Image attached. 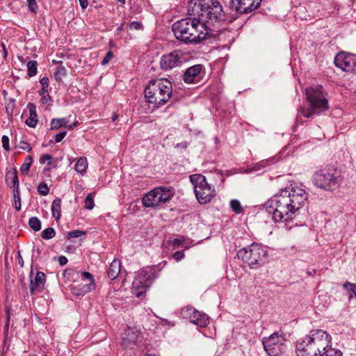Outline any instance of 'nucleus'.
Masks as SVG:
<instances>
[{
	"label": "nucleus",
	"instance_id": "obj_1",
	"mask_svg": "<svg viewBox=\"0 0 356 356\" xmlns=\"http://www.w3.org/2000/svg\"><path fill=\"white\" fill-rule=\"evenodd\" d=\"M307 198L306 191L299 186L286 188L268 200L264 207L275 222L287 221L305 204Z\"/></svg>",
	"mask_w": 356,
	"mask_h": 356
},
{
	"label": "nucleus",
	"instance_id": "obj_2",
	"mask_svg": "<svg viewBox=\"0 0 356 356\" xmlns=\"http://www.w3.org/2000/svg\"><path fill=\"white\" fill-rule=\"evenodd\" d=\"M223 19L222 7L218 0H202V42L216 40L220 32L218 24Z\"/></svg>",
	"mask_w": 356,
	"mask_h": 356
},
{
	"label": "nucleus",
	"instance_id": "obj_3",
	"mask_svg": "<svg viewBox=\"0 0 356 356\" xmlns=\"http://www.w3.org/2000/svg\"><path fill=\"white\" fill-rule=\"evenodd\" d=\"M332 346V337L323 330H313L296 344L298 356H318Z\"/></svg>",
	"mask_w": 356,
	"mask_h": 356
},
{
	"label": "nucleus",
	"instance_id": "obj_4",
	"mask_svg": "<svg viewBox=\"0 0 356 356\" xmlns=\"http://www.w3.org/2000/svg\"><path fill=\"white\" fill-rule=\"evenodd\" d=\"M308 106H300L298 109V118L302 115L310 118L318 115L329 108L327 93L322 86L318 85L307 88L305 91Z\"/></svg>",
	"mask_w": 356,
	"mask_h": 356
},
{
	"label": "nucleus",
	"instance_id": "obj_5",
	"mask_svg": "<svg viewBox=\"0 0 356 356\" xmlns=\"http://www.w3.org/2000/svg\"><path fill=\"white\" fill-rule=\"evenodd\" d=\"M145 97L153 108L165 104L172 95V86L166 79L151 80L144 90Z\"/></svg>",
	"mask_w": 356,
	"mask_h": 356
},
{
	"label": "nucleus",
	"instance_id": "obj_6",
	"mask_svg": "<svg viewBox=\"0 0 356 356\" xmlns=\"http://www.w3.org/2000/svg\"><path fill=\"white\" fill-rule=\"evenodd\" d=\"M200 24V18L181 19L173 24L172 31L176 38L184 42H199L200 41V33L198 31Z\"/></svg>",
	"mask_w": 356,
	"mask_h": 356
},
{
	"label": "nucleus",
	"instance_id": "obj_7",
	"mask_svg": "<svg viewBox=\"0 0 356 356\" xmlns=\"http://www.w3.org/2000/svg\"><path fill=\"white\" fill-rule=\"evenodd\" d=\"M237 257L252 269H257L264 265L268 258L267 250L261 245L252 243L240 249Z\"/></svg>",
	"mask_w": 356,
	"mask_h": 356
},
{
	"label": "nucleus",
	"instance_id": "obj_8",
	"mask_svg": "<svg viewBox=\"0 0 356 356\" xmlns=\"http://www.w3.org/2000/svg\"><path fill=\"white\" fill-rule=\"evenodd\" d=\"M342 182L341 171L334 167L323 168L316 172L314 183L318 188L325 191H334Z\"/></svg>",
	"mask_w": 356,
	"mask_h": 356
},
{
	"label": "nucleus",
	"instance_id": "obj_9",
	"mask_svg": "<svg viewBox=\"0 0 356 356\" xmlns=\"http://www.w3.org/2000/svg\"><path fill=\"white\" fill-rule=\"evenodd\" d=\"M286 340L277 332L262 339L266 352L269 356H281L286 350Z\"/></svg>",
	"mask_w": 356,
	"mask_h": 356
},
{
	"label": "nucleus",
	"instance_id": "obj_10",
	"mask_svg": "<svg viewBox=\"0 0 356 356\" xmlns=\"http://www.w3.org/2000/svg\"><path fill=\"white\" fill-rule=\"evenodd\" d=\"M187 58L184 57V54L181 51L175 50L170 54L163 55L161 58V67L163 70H170L172 68L186 62Z\"/></svg>",
	"mask_w": 356,
	"mask_h": 356
},
{
	"label": "nucleus",
	"instance_id": "obj_11",
	"mask_svg": "<svg viewBox=\"0 0 356 356\" xmlns=\"http://www.w3.org/2000/svg\"><path fill=\"white\" fill-rule=\"evenodd\" d=\"M82 283L72 288V293L77 296H83L92 291L95 286L94 278L91 273L86 271L79 272Z\"/></svg>",
	"mask_w": 356,
	"mask_h": 356
},
{
	"label": "nucleus",
	"instance_id": "obj_12",
	"mask_svg": "<svg viewBox=\"0 0 356 356\" xmlns=\"http://www.w3.org/2000/svg\"><path fill=\"white\" fill-rule=\"evenodd\" d=\"M337 67L345 72L356 70V58L354 55L346 52H341L337 54L334 59Z\"/></svg>",
	"mask_w": 356,
	"mask_h": 356
},
{
	"label": "nucleus",
	"instance_id": "obj_13",
	"mask_svg": "<svg viewBox=\"0 0 356 356\" xmlns=\"http://www.w3.org/2000/svg\"><path fill=\"white\" fill-rule=\"evenodd\" d=\"M262 0H230L232 10L241 14L251 13L258 8Z\"/></svg>",
	"mask_w": 356,
	"mask_h": 356
},
{
	"label": "nucleus",
	"instance_id": "obj_14",
	"mask_svg": "<svg viewBox=\"0 0 356 356\" xmlns=\"http://www.w3.org/2000/svg\"><path fill=\"white\" fill-rule=\"evenodd\" d=\"M142 339L141 333L138 329L128 327L123 334L122 346L124 348H133L134 346L140 343Z\"/></svg>",
	"mask_w": 356,
	"mask_h": 356
},
{
	"label": "nucleus",
	"instance_id": "obj_15",
	"mask_svg": "<svg viewBox=\"0 0 356 356\" xmlns=\"http://www.w3.org/2000/svg\"><path fill=\"white\" fill-rule=\"evenodd\" d=\"M30 293L31 295L40 293L44 287L46 282V275L41 271H37L33 276L31 270L30 273Z\"/></svg>",
	"mask_w": 356,
	"mask_h": 356
},
{
	"label": "nucleus",
	"instance_id": "obj_16",
	"mask_svg": "<svg viewBox=\"0 0 356 356\" xmlns=\"http://www.w3.org/2000/svg\"><path fill=\"white\" fill-rule=\"evenodd\" d=\"M145 273H147L145 271L140 270L132 282V290L137 297L142 296L145 293L147 289L151 286V284H147L146 283V280L144 278Z\"/></svg>",
	"mask_w": 356,
	"mask_h": 356
},
{
	"label": "nucleus",
	"instance_id": "obj_17",
	"mask_svg": "<svg viewBox=\"0 0 356 356\" xmlns=\"http://www.w3.org/2000/svg\"><path fill=\"white\" fill-rule=\"evenodd\" d=\"M161 192L160 188H155L148 192L142 200L143 204L145 207H156L161 205L160 198L158 193Z\"/></svg>",
	"mask_w": 356,
	"mask_h": 356
},
{
	"label": "nucleus",
	"instance_id": "obj_18",
	"mask_svg": "<svg viewBox=\"0 0 356 356\" xmlns=\"http://www.w3.org/2000/svg\"><path fill=\"white\" fill-rule=\"evenodd\" d=\"M216 195L215 189L208 184L206 177L202 175V204L209 202Z\"/></svg>",
	"mask_w": 356,
	"mask_h": 356
},
{
	"label": "nucleus",
	"instance_id": "obj_19",
	"mask_svg": "<svg viewBox=\"0 0 356 356\" xmlns=\"http://www.w3.org/2000/svg\"><path fill=\"white\" fill-rule=\"evenodd\" d=\"M181 316L183 318L188 319L191 323L198 325L200 320V312L195 308L187 306L181 311Z\"/></svg>",
	"mask_w": 356,
	"mask_h": 356
},
{
	"label": "nucleus",
	"instance_id": "obj_20",
	"mask_svg": "<svg viewBox=\"0 0 356 356\" xmlns=\"http://www.w3.org/2000/svg\"><path fill=\"white\" fill-rule=\"evenodd\" d=\"M5 181L6 185L13 190L19 188V182L17 169L14 167L12 170H7Z\"/></svg>",
	"mask_w": 356,
	"mask_h": 356
},
{
	"label": "nucleus",
	"instance_id": "obj_21",
	"mask_svg": "<svg viewBox=\"0 0 356 356\" xmlns=\"http://www.w3.org/2000/svg\"><path fill=\"white\" fill-rule=\"evenodd\" d=\"M27 108L29 111V116L26 119L25 123L29 127L34 128L38 123V114L36 112V106L33 103H28Z\"/></svg>",
	"mask_w": 356,
	"mask_h": 356
},
{
	"label": "nucleus",
	"instance_id": "obj_22",
	"mask_svg": "<svg viewBox=\"0 0 356 356\" xmlns=\"http://www.w3.org/2000/svg\"><path fill=\"white\" fill-rule=\"evenodd\" d=\"M200 73V65H195L188 67L184 74L183 79L186 83H191L195 76Z\"/></svg>",
	"mask_w": 356,
	"mask_h": 356
},
{
	"label": "nucleus",
	"instance_id": "obj_23",
	"mask_svg": "<svg viewBox=\"0 0 356 356\" xmlns=\"http://www.w3.org/2000/svg\"><path fill=\"white\" fill-rule=\"evenodd\" d=\"M120 268L121 265L120 261L113 260L107 270L108 277L112 280H115L120 272Z\"/></svg>",
	"mask_w": 356,
	"mask_h": 356
},
{
	"label": "nucleus",
	"instance_id": "obj_24",
	"mask_svg": "<svg viewBox=\"0 0 356 356\" xmlns=\"http://www.w3.org/2000/svg\"><path fill=\"white\" fill-rule=\"evenodd\" d=\"M157 268L156 266L154 267H147L141 269V270L145 271V279L146 280V283L147 284H152L154 280L159 276L158 272L156 271Z\"/></svg>",
	"mask_w": 356,
	"mask_h": 356
},
{
	"label": "nucleus",
	"instance_id": "obj_25",
	"mask_svg": "<svg viewBox=\"0 0 356 356\" xmlns=\"http://www.w3.org/2000/svg\"><path fill=\"white\" fill-rule=\"evenodd\" d=\"M61 212V200L60 198L55 199L51 204V213L53 217L56 220L60 218Z\"/></svg>",
	"mask_w": 356,
	"mask_h": 356
},
{
	"label": "nucleus",
	"instance_id": "obj_26",
	"mask_svg": "<svg viewBox=\"0 0 356 356\" xmlns=\"http://www.w3.org/2000/svg\"><path fill=\"white\" fill-rule=\"evenodd\" d=\"M88 168V161L86 158L80 157L74 165V170L79 174H84Z\"/></svg>",
	"mask_w": 356,
	"mask_h": 356
},
{
	"label": "nucleus",
	"instance_id": "obj_27",
	"mask_svg": "<svg viewBox=\"0 0 356 356\" xmlns=\"http://www.w3.org/2000/svg\"><path fill=\"white\" fill-rule=\"evenodd\" d=\"M69 120L65 118H54L51 121V129L57 130L62 127H66Z\"/></svg>",
	"mask_w": 356,
	"mask_h": 356
},
{
	"label": "nucleus",
	"instance_id": "obj_28",
	"mask_svg": "<svg viewBox=\"0 0 356 356\" xmlns=\"http://www.w3.org/2000/svg\"><path fill=\"white\" fill-rule=\"evenodd\" d=\"M157 188H160L161 192L158 193L159 198H160L161 204L165 203L167 201L170 200L172 197V195L169 188L167 187H158Z\"/></svg>",
	"mask_w": 356,
	"mask_h": 356
},
{
	"label": "nucleus",
	"instance_id": "obj_29",
	"mask_svg": "<svg viewBox=\"0 0 356 356\" xmlns=\"http://www.w3.org/2000/svg\"><path fill=\"white\" fill-rule=\"evenodd\" d=\"M200 178V174H194V175H192L190 176V181L192 183V184L193 185L194 193H195L196 199L198 201V202L200 203V193L197 190L198 181H199Z\"/></svg>",
	"mask_w": 356,
	"mask_h": 356
},
{
	"label": "nucleus",
	"instance_id": "obj_30",
	"mask_svg": "<svg viewBox=\"0 0 356 356\" xmlns=\"http://www.w3.org/2000/svg\"><path fill=\"white\" fill-rule=\"evenodd\" d=\"M168 243L172 247V250H175L184 245L185 238L182 236H180L178 238H175L172 240H169Z\"/></svg>",
	"mask_w": 356,
	"mask_h": 356
},
{
	"label": "nucleus",
	"instance_id": "obj_31",
	"mask_svg": "<svg viewBox=\"0 0 356 356\" xmlns=\"http://www.w3.org/2000/svg\"><path fill=\"white\" fill-rule=\"evenodd\" d=\"M27 74L29 76L32 77L36 75L38 72V63L35 60H29L27 63Z\"/></svg>",
	"mask_w": 356,
	"mask_h": 356
},
{
	"label": "nucleus",
	"instance_id": "obj_32",
	"mask_svg": "<svg viewBox=\"0 0 356 356\" xmlns=\"http://www.w3.org/2000/svg\"><path fill=\"white\" fill-rule=\"evenodd\" d=\"M33 161V159L31 156L29 155L25 158L23 164L20 167V171L22 174H26L29 171Z\"/></svg>",
	"mask_w": 356,
	"mask_h": 356
},
{
	"label": "nucleus",
	"instance_id": "obj_33",
	"mask_svg": "<svg viewBox=\"0 0 356 356\" xmlns=\"http://www.w3.org/2000/svg\"><path fill=\"white\" fill-rule=\"evenodd\" d=\"M39 95L41 97V102L43 104H49V102H52L51 97L49 95L47 88H41L39 91Z\"/></svg>",
	"mask_w": 356,
	"mask_h": 356
},
{
	"label": "nucleus",
	"instance_id": "obj_34",
	"mask_svg": "<svg viewBox=\"0 0 356 356\" xmlns=\"http://www.w3.org/2000/svg\"><path fill=\"white\" fill-rule=\"evenodd\" d=\"M200 9V0H191L188 5V15H192L196 10Z\"/></svg>",
	"mask_w": 356,
	"mask_h": 356
},
{
	"label": "nucleus",
	"instance_id": "obj_35",
	"mask_svg": "<svg viewBox=\"0 0 356 356\" xmlns=\"http://www.w3.org/2000/svg\"><path fill=\"white\" fill-rule=\"evenodd\" d=\"M29 225L35 232H38L41 229V222L37 217H31L29 220Z\"/></svg>",
	"mask_w": 356,
	"mask_h": 356
},
{
	"label": "nucleus",
	"instance_id": "obj_36",
	"mask_svg": "<svg viewBox=\"0 0 356 356\" xmlns=\"http://www.w3.org/2000/svg\"><path fill=\"white\" fill-rule=\"evenodd\" d=\"M13 192L14 197V206L15 209L19 211L21 209L22 206L19 188L13 190Z\"/></svg>",
	"mask_w": 356,
	"mask_h": 356
},
{
	"label": "nucleus",
	"instance_id": "obj_37",
	"mask_svg": "<svg viewBox=\"0 0 356 356\" xmlns=\"http://www.w3.org/2000/svg\"><path fill=\"white\" fill-rule=\"evenodd\" d=\"M56 232L53 227H48L43 230L40 235L43 239L49 240L55 236Z\"/></svg>",
	"mask_w": 356,
	"mask_h": 356
},
{
	"label": "nucleus",
	"instance_id": "obj_38",
	"mask_svg": "<svg viewBox=\"0 0 356 356\" xmlns=\"http://www.w3.org/2000/svg\"><path fill=\"white\" fill-rule=\"evenodd\" d=\"M86 235V232L82 231L80 229H75L71 232H69L67 234V239L77 238L81 236H85Z\"/></svg>",
	"mask_w": 356,
	"mask_h": 356
},
{
	"label": "nucleus",
	"instance_id": "obj_39",
	"mask_svg": "<svg viewBox=\"0 0 356 356\" xmlns=\"http://www.w3.org/2000/svg\"><path fill=\"white\" fill-rule=\"evenodd\" d=\"M54 78L56 81H60L63 76L66 75V70L63 66H58L56 67V71L54 74Z\"/></svg>",
	"mask_w": 356,
	"mask_h": 356
},
{
	"label": "nucleus",
	"instance_id": "obj_40",
	"mask_svg": "<svg viewBox=\"0 0 356 356\" xmlns=\"http://www.w3.org/2000/svg\"><path fill=\"white\" fill-rule=\"evenodd\" d=\"M230 207L236 213H241L243 211L241 203L237 200H232L230 202Z\"/></svg>",
	"mask_w": 356,
	"mask_h": 356
},
{
	"label": "nucleus",
	"instance_id": "obj_41",
	"mask_svg": "<svg viewBox=\"0 0 356 356\" xmlns=\"http://www.w3.org/2000/svg\"><path fill=\"white\" fill-rule=\"evenodd\" d=\"M344 288L347 289L349 293V296L353 298L355 296L356 298V284L347 282L344 284Z\"/></svg>",
	"mask_w": 356,
	"mask_h": 356
},
{
	"label": "nucleus",
	"instance_id": "obj_42",
	"mask_svg": "<svg viewBox=\"0 0 356 356\" xmlns=\"http://www.w3.org/2000/svg\"><path fill=\"white\" fill-rule=\"evenodd\" d=\"M37 189L38 192L42 195H47L49 193V188L45 182L40 183Z\"/></svg>",
	"mask_w": 356,
	"mask_h": 356
},
{
	"label": "nucleus",
	"instance_id": "obj_43",
	"mask_svg": "<svg viewBox=\"0 0 356 356\" xmlns=\"http://www.w3.org/2000/svg\"><path fill=\"white\" fill-rule=\"evenodd\" d=\"M95 203L92 195L91 193L88 194L85 199V207L89 210H91L94 208Z\"/></svg>",
	"mask_w": 356,
	"mask_h": 356
},
{
	"label": "nucleus",
	"instance_id": "obj_44",
	"mask_svg": "<svg viewBox=\"0 0 356 356\" xmlns=\"http://www.w3.org/2000/svg\"><path fill=\"white\" fill-rule=\"evenodd\" d=\"M52 156L49 154H42L40 157V163L44 164L47 163L49 166L51 163Z\"/></svg>",
	"mask_w": 356,
	"mask_h": 356
},
{
	"label": "nucleus",
	"instance_id": "obj_45",
	"mask_svg": "<svg viewBox=\"0 0 356 356\" xmlns=\"http://www.w3.org/2000/svg\"><path fill=\"white\" fill-rule=\"evenodd\" d=\"M1 143H2V147L6 151H10V145H9V138L3 135L1 138Z\"/></svg>",
	"mask_w": 356,
	"mask_h": 356
},
{
	"label": "nucleus",
	"instance_id": "obj_46",
	"mask_svg": "<svg viewBox=\"0 0 356 356\" xmlns=\"http://www.w3.org/2000/svg\"><path fill=\"white\" fill-rule=\"evenodd\" d=\"M113 58V54L111 51H109L106 53L104 59L102 60L101 64L102 65H106L109 63L111 59Z\"/></svg>",
	"mask_w": 356,
	"mask_h": 356
},
{
	"label": "nucleus",
	"instance_id": "obj_47",
	"mask_svg": "<svg viewBox=\"0 0 356 356\" xmlns=\"http://www.w3.org/2000/svg\"><path fill=\"white\" fill-rule=\"evenodd\" d=\"M29 10L34 13H36L38 10V5L35 0H27Z\"/></svg>",
	"mask_w": 356,
	"mask_h": 356
},
{
	"label": "nucleus",
	"instance_id": "obj_48",
	"mask_svg": "<svg viewBox=\"0 0 356 356\" xmlns=\"http://www.w3.org/2000/svg\"><path fill=\"white\" fill-rule=\"evenodd\" d=\"M128 26L130 30H140L143 28V24L139 22L134 21Z\"/></svg>",
	"mask_w": 356,
	"mask_h": 356
},
{
	"label": "nucleus",
	"instance_id": "obj_49",
	"mask_svg": "<svg viewBox=\"0 0 356 356\" xmlns=\"http://www.w3.org/2000/svg\"><path fill=\"white\" fill-rule=\"evenodd\" d=\"M172 258L176 261H181L184 257V251L181 250V251H177L176 252H175L173 254H172Z\"/></svg>",
	"mask_w": 356,
	"mask_h": 356
},
{
	"label": "nucleus",
	"instance_id": "obj_50",
	"mask_svg": "<svg viewBox=\"0 0 356 356\" xmlns=\"http://www.w3.org/2000/svg\"><path fill=\"white\" fill-rule=\"evenodd\" d=\"M67 131H61L55 136V143H60L66 136Z\"/></svg>",
	"mask_w": 356,
	"mask_h": 356
},
{
	"label": "nucleus",
	"instance_id": "obj_51",
	"mask_svg": "<svg viewBox=\"0 0 356 356\" xmlns=\"http://www.w3.org/2000/svg\"><path fill=\"white\" fill-rule=\"evenodd\" d=\"M40 83L42 86V88H47L49 86V78L47 76L42 77L40 80Z\"/></svg>",
	"mask_w": 356,
	"mask_h": 356
},
{
	"label": "nucleus",
	"instance_id": "obj_52",
	"mask_svg": "<svg viewBox=\"0 0 356 356\" xmlns=\"http://www.w3.org/2000/svg\"><path fill=\"white\" fill-rule=\"evenodd\" d=\"M209 323V318L205 314L202 313V327L207 326Z\"/></svg>",
	"mask_w": 356,
	"mask_h": 356
},
{
	"label": "nucleus",
	"instance_id": "obj_53",
	"mask_svg": "<svg viewBox=\"0 0 356 356\" xmlns=\"http://www.w3.org/2000/svg\"><path fill=\"white\" fill-rule=\"evenodd\" d=\"M21 144L22 145L20 146V148L22 149L26 150L27 152H30L31 150V147L29 143L24 141H21Z\"/></svg>",
	"mask_w": 356,
	"mask_h": 356
},
{
	"label": "nucleus",
	"instance_id": "obj_54",
	"mask_svg": "<svg viewBox=\"0 0 356 356\" xmlns=\"http://www.w3.org/2000/svg\"><path fill=\"white\" fill-rule=\"evenodd\" d=\"M68 260L65 256H60L58 257V262L61 266H64L67 263Z\"/></svg>",
	"mask_w": 356,
	"mask_h": 356
},
{
	"label": "nucleus",
	"instance_id": "obj_55",
	"mask_svg": "<svg viewBox=\"0 0 356 356\" xmlns=\"http://www.w3.org/2000/svg\"><path fill=\"white\" fill-rule=\"evenodd\" d=\"M79 1L82 9H86L88 7V3L87 0H79Z\"/></svg>",
	"mask_w": 356,
	"mask_h": 356
},
{
	"label": "nucleus",
	"instance_id": "obj_56",
	"mask_svg": "<svg viewBox=\"0 0 356 356\" xmlns=\"http://www.w3.org/2000/svg\"><path fill=\"white\" fill-rule=\"evenodd\" d=\"M79 122H74V123H72V124H70V125H67V128L69 129V130H72L74 127H76L77 125H78Z\"/></svg>",
	"mask_w": 356,
	"mask_h": 356
},
{
	"label": "nucleus",
	"instance_id": "obj_57",
	"mask_svg": "<svg viewBox=\"0 0 356 356\" xmlns=\"http://www.w3.org/2000/svg\"><path fill=\"white\" fill-rule=\"evenodd\" d=\"M2 49L3 51V58L6 59L7 58V55H8V51L6 48V46H2Z\"/></svg>",
	"mask_w": 356,
	"mask_h": 356
},
{
	"label": "nucleus",
	"instance_id": "obj_58",
	"mask_svg": "<svg viewBox=\"0 0 356 356\" xmlns=\"http://www.w3.org/2000/svg\"><path fill=\"white\" fill-rule=\"evenodd\" d=\"M8 325H9V318H8V321L5 325L4 330L5 332L8 331Z\"/></svg>",
	"mask_w": 356,
	"mask_h": 356
},
{
	"label": "nucleus",
	"instance_id": "obj_59",
	"mask_svg": "<svg viewBox=\"0 0 356 356\" xmlns=\"http://www.w3.org/2000/svg\"><path fill=\"white\" fill-rule=\"evenodd\" d=\"M19 263L22 266H23V260L21 256H19Z\"/></svg>",
	"mask_w": 356,
	"mask_h": 356
},
{
	"label": "nucleus",
	"instance_id": "obj_60",
	"mask_svg": "<svg viewBox=\"0 0 356 356\" xmlns=\"http://www.w3.org/2000/svg\"><path fill=\"white\" fill-rule=\"evenodd\" d=\"M252 168H250V169L246 170L245 172L246 173H249V172H252Z\"/></svg>",
	"mask_w": 356,
	"mask_h": 356
},
{
	"label": "nucleus",
	"instance_id": "obj_61",
	"mask_svg": "<svg viewBox=\"0 0 356 356\" xmlns=\"http://www.w3.org/2000/svg\"><path fill=\"white\" fill-rule=\"evenodd\" d=\"M117 1L122 3V4L125 3V0H117Z\"/></svg>",
	"mask_w": 356,
	"mask_h": 356
},
{
	"label": "nucleus",
	"instance_id": "obj_62",
	"mask_svg": "<svg viewBox=\"0 0 356 356\" xmlns=\"http://www.w3.org/2000/svg\"><path fill=\"white\" fill-rule=\"evenodd\" d=\"M145 356H157V355H154V354H149V355H145Z\"/></svg>",
	"mask_w": 356,
	"mask_h": 356
}]
</instances>
